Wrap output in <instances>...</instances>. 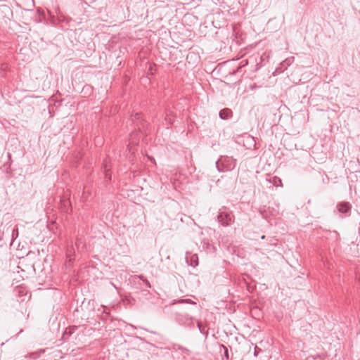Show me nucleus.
<instances>
[{"label": "nucleus", "mask_w": 360, "mask_h": 360, "mask_svg": "<svg viewBox=\"0 0 360 360\" xmlns=\"http://www.w3.org/2000/svg\"><path fill=\"white\" fill-rule=\"evenodd\" d=\"M236 165V160L232 157L221 156L216 162V167L219 172H224L233 170Z\"/></svg>", "instance_id": "1"}, {"label": "nucleus", "mask_w": 360, "mask_h": 360, "mask_svg": "<svg viewBox=\"0 0 360 360\" xmlns=\"http://www.w3.org/2000/svg\"><path fill=\"white\" fill-rule=\"evenodd\" d=\"M217 221L222 226H228L233 221V217L229 212H220L217 216Z\"/></svg>", "instance_id": "2"}, {"label": "nucleus", "mask_w": 360, "mask_h": 360, "mask_svg": "<svg viewBox=\"0 0 360 360\" xmlns=\"http://www.w3.org/2000/svg\"><path fill=\"white\" fill-rule=\"evenodd\" d=\"M186 261L191 266H196L198 264V257L196 254L186 253Z\"/></svg>", "instance_id": "3"}, {"label": "nucleus", "mask_w": 360, "mask_h": 360, "mask_svg": "<svg viewBox=\"0 0 360 360\" xmlns=\"http://www.w3.org/2000/svg\"><path fill=\"white\" fill-rule=\"evenodd\" d=\"M78 329L77 326H72L65 329V332L62 335V340L63 342L68 341L69 338L75 333V332Z\"/></svg>", "instance_id": "4"}, {"label": "nucleus", "mask_w": 360, "mask_h": 360, "mask_svg": "<svg viewBox=\"0 0 360 360\" xmlns=\"http://www.w3.org/2000/svg\"><path fill=\"white\" fill-rule=\"evenodd\" d=\"M131 120L133 122H135L139 131H141L142 130V128L143 127V123H142L143 120H141V114L136 112L134 115H133L131 116Z\"/></svg>", "instance_id": "5"}, {"label": "nucleus", "mask_w": 360, "mask_h": 360, "mask_svg": "<svg viewBox=\"0 0 360 360\" xmlns=\"http://www.w3.org/2000/svg\"><path fill=\"white\" fill-rule=\"evenodd\" d=\"M337 208L341 213H347L351 210V205L347 202H343L338 204Z\"/></svg>", "instance_id": "6"}, {"label": "nucleus", "mask_w": 360, "mask_h": 360, "mask_svg": "<svg viewBox=\"0 0 360 360\" xmlns=\"http://www.w3.org/2000/svg\"><path fill=\"white\" fill-rule=\"evenodd\" d=\"M46 352L45 349H41L37 352H31L25 356L26 359H37L41 356V354H44Z\"/></svg>", "instance_id": "7"}, {"label": "nucleus", "mask_w": 360, "mask_h": 360, "mask_svg": "<svg viewBox=\"0 0 360 360\" xmlns=\"http://www.w3.org/2000/svg\"><path fill=\"white\" fill-rule=\"evenodd\" d=\"M176 319L179 321L191 322L193 321V316L189 313H179L176 314Z\"/></svg>", "instance_id": "8"}, {"label": "nucleus", "mask_w": 360, "mask_h": 360, "mask_svg": "<svg viewBox=\"0 0 360 360\" xmlns=\"http://www.w3.org/2000/svg\"><path fill=\"white\" fill-rule=\"evenodd\" d=\"M231 115V110L228 108L223 109L219 112V117L223 120L229 118Z\"/></svg>", "instance_id": "9"}, {"label": "nucleus", "mask_w": 360, "mask_h": 360, "mask_svg": "<svg viewBox=\"0 0 360 360\" xmlns=\"http://www.w3.org/2000/svg\"><path fill=\"white\" fill-rule=\"evenodd\" d=\"M266 181H268L269 183L272 184L275 186H279L282 184L281 179L276 176L266 179Z\"/></svg>", "instance_id": "10"}, {"label": "nucleus", "mask_w": 360, "mask_h": 360, "mask_svg": "<svg viewBox=\"0 0 360 360\" xmlns=\"http://www.w3.org/2000/svg\"><path fill=\"white\" fill-rule=\"evenodd\" d=\"M176 303H180V304L188 303V304H192L196 305V302L192 301L190 299H181V300H175L172 304H176Z\"/></svg>", "instance_id": "11"}, {"label": "nucleus", "mask_w": 360, "mask_h": 360, "mask_svg": "<svg viewBox=\"0 0 360 360\" xmlns=\"http://www.w3.org/2000/svg\"><path fill=\"white\" fill-rule=\"evenodd\" d=\"M18 227H15L12 231V234H11L12 243H13V241L15 240V239L16 238H18Z\"/></svg>", "instance_id": "12"}, {"label": "nucleus", "mask_w": 360, "mask_h": 360, "mask_svg": "<svg viewBox=\"0 0 360 360\" xmlns=\"http://www.w3.org/2000/svg\"><path fill=\"white\" fill-rule=\"evenodd\" d=\"M137 135V132L136 131H134L132 132L131 134H130V141H131V144H136V142L135 141L133 140L134 139V136H136Z\"/></svg>", "instance_id": "13"}, {"label": "nucleus", "mask_w": 360, "mask_h": 360, "mask_svg": "<svg viewBox=\"0 0 360 360\" xmlns=\"http://www.w3.org/2000/svg\"><path fill=\"white\" fill-rule=\"evenodd\" d=\"M313 358L314 359H316V358H321L323 359L324 357V354H316V355H314V356H310L308 357V359L309 358Z\"/></svg>", "instance_id": "14"}, {"label": "nucleus", "mask_w": 360, "mask_h": 360, "mask_svg": "<svg viewBox=\"0 0 360 360\" xmlns=\"http://www.w3.org/2000/svg\"><path fill=\"white\" fill-rule=\"evenodd\" d=\"M105 177L108 178L109 180H110L111 179V176H110V174L108 173V170L106 169L107 167V163L105 162Z\"/></svg>", "instance_id": "15"}, {"label": "nucleus", "mask_w": 360, "mask_h": 360, "mask_svg": "<svg viewBox=\"0 0 360 360\" xmlns=\"http://www.w3.org/2000/svg\"><path fill=\"white\" fill-rule=\"evenodd\" d=\"M221 346L224 349V356L226 358V359H229V352H228L227 347H226L224 345H221Z\"/></svg>", "instance_id": "16"}, {"label": "nucleus", "mask_w": 360, "mask_h": 360, "mask_svg": "<svg viewBox=\"0 0 360 360\" xmlns=\"http://www.w3.org/2000/svg\"><path fill=\"white\" fill-rule=\"evenodd\" d=\"M261 349H259L257 346H255V352H254V355L255 356H257L258 354L261 352Z\"/></svg>", "instance_id": "17"}, {"label": "nucleus", "mask_w": 360, "mask_h": 360, "mask_svg": "<svg viewBox=\"0 0 360 360\" xmlns=\"http://www.w3.org/2000/svg\"><path fill=\"white\" fill-rule=\"evenodd\" d=\"M143 281H144L145 284L146 285V286H148V288H150V283L147 280H145Z\"/></svg>", "instance_id": "18"}, {"label": "nucleus", "mask_w": 360, "mask_h": 360, "mask_svg": "<svg viewBox=\"0 0 360 360\" xmlns=\"http://www.w3.org/2000/svg\"><path fill=\"white\" fill-rule=\"evenodd\" d=\"M266 236L264 235L261 237V238L263 240V239H265Z\"/></svg>", "instance_id": "19"}]
</instances>
